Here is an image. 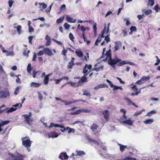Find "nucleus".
Returning a JSON list of instances; mask_svg holds the SVG:
<instances>
[{"mask_svg":"<svg viewBox=\"0 0 160 160\" xmlns=\"http://www.w3.org/2000/svg\"><path fill=\"white\" fill-rule=\"evenodd\" d=\"M32 115V113L31 112H29L28 114H25L22 116V117H24V121L29 125H30L32 124V122L33 121L32 119L31 118Z\"/></svg>","mask_w":160,"mask_h":160,"instance_id":"f257e3e1","label":"nucleus"},{"mask_svg":"<svg viewBox=\"0 0 160 160\" xmlns=\"http://www.w3.org/2000/svg\"><path fill=\"white\" fill-rule=\"evenodd\" d=\"M121 62V60L118 58L112 59V57H110L108 61V64L113 67H115V65Z\"/></svg>","mask_w":160,"mask_h":160,"instance_id":"f03ea898","label":"nucleus"},{"mask_svg":"<svg viewBox=\"0 0 160 160\" xmlns=\"http://www.w3.org/2000/svg\"><path fill=\"white\" fill-rule=\"evenodd\" d=\"M27 137H26L22 138V144L24 147L28 148L31 147L32 142L29 139H25Z\"/></svg>","mask_w":160,"mask_h":160,"instance_id":"7ed1b4c3","label":"nucleus"},{"mask_svg":"<svg viewBox=\"0 0 160 160\" xmlns=\"http://www.w3.org/2000/svg\"><path fill=\"white\" fill-rule=\"evenodd\" d=\"M53 127H60L62 128H63V130H61V131L62 132H64L65 131L68 130L69 128V127H67L66 128H64L63 126H62L60 125H59L58 124H55L54 123H51L50 126H49V128H52Z\"/></svg>","mask_w":160,"mask_h":160,"instance_id":"20e7f679","label":"nucleus"},{"mask_svg":"<svg viewBox=\"0 0 160 160\" xmlns=\"http://www.w3.org/2000/svg\"><path fill=\"white\" fill-rule=\"evenodd\" d=\"M150 79L149 76H143L142 77L141 79L137 81L135 84L140 85L144 83L146 81Z\"/></svg>","mask_w":160,"mask_h":160,"instance_id":"39448f33","label":"nucleus"},{"mask_svg":"<svg viewBox=\"0 0 160 160\" xmlns=\"http://www.w3.org/2000/svg\"><path fill=\"white\" fill-rule=\"evenodd\" d=\"M44 51L41 50L37 54L35 52H34L33 53V58L32 59V61H35L36 60V58L37 57V55L38 56H41L44 54Z\"/></svg>","mask_w":160,"mask_h":160,"instance_id":"423d86ee","label":"nucleus"},{"mask_svg":"<svg viewBox=\"0 0 160 160\" xmlns=\"http://www.w3.org/2000/svg\"><path fill=\"white\" fill-rule=\"evenodd\" d=\"M59 158L62 160H66L68 159L69 156L66 152H62L59 155Z\"/></svg>","mask_w":160,"mask_h":160,"instance_id":"0eeeda50","label":"nucleus"},{"mask_svg":"<svg viewBox=\"0 0 160 160\" xmlns=\"http://www.w3.org/2000/svg\"><path fill=\"white\" fill-rule=\"evenodd\" d=\"M81 101H82L83 102H85V101H83V100H74L72 102L70 101H69L68 102H67L65 100H62L61 101V102L62 103H64L65 105L68 106V105H70L72 103H76V102H81Z\"/></svg>","mask_w":160,"mask_h":160,"instance_id":"6e6552de","label":"nucleus"},{"mask_svg":"<svg viewBox=\"0 0 160 160\" xmlns=\"http://www.w3.org/2000/svg\"><path fill=\"white\" fill-rule=\"evenodd\" d=\"M126 64H128L132 66H135L136 65L134 63L129 61H126L124 60H123L121 62L119 63L118 64H117V66L118 67H120L123 65H125Z\"/></svg>","mask_w":160,"mask_h":160,"instance_id":"1a4fd4ad","label":"nucleus"},{"mask_svg":"<svg viewBox=\"0 0 160 160\" xmlns=\"http://www.w3.org/2000/svg\"><path fill=\"white\" fill-rule=\"evenodd\" d=\"M10 95L9 91H0V98H6Z\"/></svg>","mask_w":160,"mask_h":160,"instance_id":"9d476101","label":"nucleus"},{"mask_svg":"<svg viewBox=\"0 0 160 160\" xmlns=\"http://www.w3.org/2000/svg\"><path fill=\"white\" fill-rule=\"evenodd\" d=\"M43 50L44 53L49 56H51L53 55V54L51 50L48 48H43Z\"/></svg>","mask_w":160,"mask_h":160,"instance_id":"9b49d317","label":"nucleus"},{"mask_svg":"<svg viewBox=\"0 0 160 160\" xmlns=\"http://www.w3.org/2000/svg\"><path fill=\"white\" fill-rule=\"evenodd\" d=\"M68 84H71V86L74 87H78L81 86V84H80V81H78L76 82H68Z\"/></svg>","mask_w":160,"mask_h":160,"instance_id":"f8f14e48","label":"nucleus"},{"mask_svg":"<svg viewBox=\"0 0 160 160\" xmlns=\"http://www.w3.org/2000/svg\"><path fill=\"white\" fill-rule=\"evenodd\" d=\"M58 136V133L55 132H51L48 134V137L49 138H57Z\"/></svg>","mask_w":160,"mask_h":160,"instance_id":"ddd939ff","label":"nucleus"},{"mask_svg":"<svg viewBox=\"0 0 160 160\" xmlns=\"http://www.w3.org/2000/svg\"><path fill=\"white\" fill-rule=\"evenodd\" d=\"M102 114L104 116V118L106 120H108L109 119V112L108 110H105L102 112Z\"/></svg>","mask_w":160,"mask_h":160,"instance_id":"4468645a","label":"nucleus"},{"mask_svg":"<svg viewBox=\"0 0 160 160\" xmlns=\"http://www.w3.org/2000/svg\"><path fill=\"white\" fill-rule=\"evenodd\" d=\"M99 127V126L95 123H93L90 127V129L92 132L95 131V130L98 129Z\"/></svg>","mask_w":160,"mask_h":160,"instance_id":"2eb2a0df","label":"nucleus"},{"mask_svg":"<svg viewBox=\"0 0 160 160\" xmlns=\"http://www.w3.org/2000/svg\"><path fill=\"white\" fill-rule=\"evenodd\" d=\"M52 74H49L47 75L45 77L43 83L44 84H47L49 82V77Z\"/></svg>","mask_w":160,"mask_h":160,"instance_id":"dca6fc26","label":"nucleus"},{"mask_svg":"<svg viewBox=\"0 0 160 160\" xmlns=\"http://www.w3.org/2000/svg\"><path fill=\"white\" fill-rule=\"evenodd\" d=\"M86 76L87 75H84L81 78L80 80L78 81H80V84H81V86L82 85V83L87 82V78L86 77Z\"/></svg>","mask_w":160,"mask_h":160,"instance_id":"f3484780","label":"nucleus"},{"mask_svg":"<svg viewBox=\"0 0 160 160\" xmlns=\"http://www.w3.org/2000/svg\"><path fill=\"white\" fill-rule=\"evenodd\" d=\"M88 141L89 142L92 143H93L97 145H99V142L94 139H92L89 137L88 138Z\"/></svg>","mask_w":160,"mask_h":160,"instance_id":"a211bd4d","label":"nucleus"},{"mask_svg":"<svg viewBox=\"0 0 160 160\" xmlns=\"http://www.w3.org/2000/svg\"><path fill=\"white\" fill-rule=\"evenodd\" d=\"M122 123L128 124L130 126H132L133 124V122L130 119H128L122 122Z\"/></svg>","mask_w":160,"mask_h":160,"instance_id":"6ab92c4d","label":"nucleus"},{"mask_svg":"<svg viewBox=\"0 0 160 160\" xmlns=\"http://www.w3.org/2000/svg\"><path fill=\"white\" fill-rule=\"evenodd\" d=\"M88 66L87 64H86L83 68L82 71V73L84 74V75H87L88 73L90 72V71H89L88 72V70L87 69V66Z\"/></svg>","mask_w":160,"mask_h":160,"instance_id":"aec40b11","label":"nucleus"},{"mask_svg":"<svg viewBox=\"0 0 160 160\" xmlns=\"http://www.w3.org/2000/svg\"><path fill=\"white\" fill-rule=\"evenodd\" d=\"M41 84L39 83H36L35 82H32L30 84V87H31L37 88L40 86Z\"/></svg>","mask_w":160,"mask_h":160,"instance_id":"412c9836","label":"nucleus"},{"mask_svg":"<svg viewBox=\"0 0 160 160\" xmlns=\"http://www.w3.org/2000/svg\"><path fill=\"white\" fill-rule=\"evenodd\" d=\"M118 145L120 146V149L121 152H123L125 148H127V146L125 145H123L121 144L118 143Z\"/></svg>","mask_w":160,"mask_h":160,"instance_id":"4be33fe9","label":"nucleus"},{"mask_svg":"<svg viewBox=\"0 0 160 160\" xmlns=\"http://www.w3.org/2000/svg\"><path fill=\"white\" fill-rule=\"evenodd\" d=\"M104 66L103 65L100 66L99 67L95 68L92 69V70L95 71L96 72H99L100 70H103V69Z\"/></svg>","mask_w":160,"mask_h":160,"instance_id":"5701e85b","label":"nucleus"},{"mask_svg":"<svg viewBox=\"0 0 160 160\" xmlns=\"http://www.w3.org/2000/svg\"><path fill=\"white\" fill-rule=\"evenodd\" d=\"M14 28H17V32L19 34H20L22 32V26L20 25H18L17 27H14Z\"/></svg>","mask_w":160,"mask_h":160,"instance_id":"b1692460","label":"nucleus"},{"mask_svg":"<svg viewBox=\"0 0 160 160\" xmlns=\"http://www.w3.org/2000/svg\"><path fill=\"white\" fill-rule=\"evenodd\" d=\"M75 53L79 57H82L83 56V53L81 51H76Z\"/></svg>","mask_w":160,"mask_h":160,"instance_id":"393cba45","label":"nucleus"},{"mask_svg":"<svg viewBox=\"0 0 160 160\" xmlns=\"http://www.w3.org/2000/svg\"><path fill=\"white\" fill-rule=\"evenodd\" d=\"M145 87H143L142 88H141L139 89V92H136L135 93L134 92H132L131 93V95L132 96H133L135 95H138L139 94L141 93V90L142 89H143L145 88Z\"/></svg>","mask_w":160,"mask_h":160,"instance_id":"a878e982","label":"nucleus"},{"mask_svg":"<svg viewBox=\"0 0 160 160\" xmlns=\"http://www.w3.org/2000/svg\"><path fill=\"white\" fill-rule=\"evenodd\" d=\"M64 18V16H63L59 18L56 21V22L57 24H59L61 22H62L63 21Z\"/></svg>","mask_w":160,"mask_h":160,"instance_id":"bb28decb","label":"nucleus"},{"mask_svg":"<svg viewBox=\"0 0 160 160\" xmlns=\"http://www.w3.org/2000/svg\"><path fill=\"white\" fill-rule=\"evenodd\" d=\"M80 111V113L81 112H84L86 113H89L91 112V110L89 109H79Z\"/></svg>","mask_w":160,"mask_h":160,"instance_id":"cd10ccee","label":"nucleus"},{"mask_svg":"<svg viewBox=\"0 0 160 160\" xmlns=\"http://www.w3.org/2000/svg\"><path fill=\"white\" fill-rule=\"evenodd\" d=\"M66 21L69 22H75V20L72 21V18L71 17H69L68 16H67L66 17Z\"/></svg>","mask_w":160,"mask_h":160,"instance_id":"c85d7f7f","label":"nucleus"},{"mask_svg":"<svg viewBox=\"0 0 160 160\" xmlns=\"http://www.w3.org/2000/svg\"><path fill=\"white\" fill-rule=\"evenodd\" d=\"M74 65V62H69L68 65L67 67L68 69H72V68L73 66Z\"/></svg>","mask_w":160,"mask_h":160,"instance_id":"c756f323","label":"nucleus"},{"mask_svg":"<svg viewBox=\"0 0 160 160\" xmlns=\"http://www.w3.org/2000/svg\"><path fill=\"white\" fill-rule=\"evenodd\" d=\"M76 152L77 153L76 154V156H81L82 155H84L85 154V153L83 151H76Z\"/></svg>","mask_w":160,"mask_h":160,"instance_id":"7c9ffc66","label":"nucleus"},{"mask_svg":"<svg viewBox=\"0 0 160 160\" xmlns=\"http://www.w3.org/2000/svg\"><path fill=\"white\" fill-rule=\"evenodd\" d=\"M153 122V120L152 119H149L146 120L144 122L145 124H150Z\"/></svg>","mask_w":160,"mask_h":160,"instance_id":"2f4dec72","label":"nucleus"},{"mask_svg":"<svg viewBox=\"0 0 160 160\" xmlns=\"http://www.w3.org/2000/svg\"><path fill=\"white\" fill-rule=\"evenodd\" d=\"M17 108H14L13 107H12L10 108L9 109L6 111V112L7 113L12 112L16 110Z\"/></svg>","mask_w":160,"mask_h":160,"instance_id":"473e14b6","label":"nucleus"},{"mask_svg":"<svg viewBox=\"0 0 160 160\" xmlns=\"http://www.w3.org/2000/svg\"><path fill=\"white\" fill-rule=\"evenodd\" d=\"M113 86L112 87V88H113V90H117L118 89H120L121 90L122 89V88L121 86H115L113 84Z\"/></svg>","mask_w":160,"mask_h":160,"instance_id":"72a5a7b5","label":"nucleus"},{"mask_svg":"<svg viewBox=\"0 0 160 160\" xmlns=\"http://www.w3.org/2000/svg\"><path fill=\"white\" fill-rule=\"evenodd\" d=\"M82 37L84 39V41L86 42L89 45L91 42L90 41L87 40V39L85 37V34H84V33L82 34Z\"/></svg>","mask_w":160,"mask_h":160,"instance_id":"f704fd0d","label":"nucleus"},{"mask_svg":"<svg viewBox=\"0 0 160 160\" xmlns=\"http://www.w3.org/2000/svg\"><path fill=\"white\" fill-rule=\"evenodd\" d=\"M32 69V68L31 67V64L30 63H29L27 68V71L29 73H30Z\"/></svg>","mask_w":160,"mask_h":160,"instance_id":"c9c22d12","label":"nucleus"},{"mask_svg":"<svg viewBox=\"0 0 160 160\" xmlns=\"http://www.w3.org/2000/svg\"><path fill=\"white\" fill-rule=\"evenodd\" d=\"M105 55L106 56H107V57H109V58L110 57H112L111 50L109 49V50L107 51Z\"/></svg>","mask_w":160,"mask_h":160,"instance_id":"e433bc0d","label":"nucleus"},{"mask_svg":"<svg viewBox=\"0 0 160 160\" xmlns=\"http://www.w3.org/2000/svg\"><path fill=\"white\" fill-rule=\"evenodd\" d=\"M89 30V28H86L84 26H82L81 27V29L82 31V32L83 33L82 34L84 33L85 34V31L87 30V29Z\"/></svg>","mask_w":160,"mask_h":160,"instance_id":"4c0bfd02","label":"nucleus"},{"mask_svg":"<svg viewBox=\"0 0 160 160\" xmlns=\"http://www.w3.org/2000/svg\"><path fill=\"white\" fill-rule=\"evenodd\" d=\"M83 95L88 97H90L91 96V93L87 91L86 90H85L84 91Z\"/></svg>","mask_w":160,"mask_h":160,"instance_id":"58836bf2","label":"nucleus"},{"mask_svg":"<svg viewBox=\"0 0 160 160\" xmlns=\"http://www.w3.org/2000/svg\"><path fill=\"white\" fill-rule=\"evenodd\" d=\"M157 112L155 111H152L150 112H148L147 114V115L148 116H151L152 114H156Z\"/></svg>","mask_w":160,"mask_h":160,"instance_id":"ea45409f","label":"nucleus"},{"mask_svg":"<svg viewBox=\"0 0 160 160\" xmlns=\"http://www.w3.org/2000/svg\"><path fill=\"white\" fill-rule=\"evenodd\" d=\"M122 160H137L136 158L129 157H126Z\"/></svg>","mask_w":160,"mask_h":160,"instance_id":"a19ab883","label":"nucleus"},{"mask_svg":"<svg viewBox=\"0 0 160 160\" xmlns=\"http://www.w3.org/2000/svg\"><path fill=\"white\" fill-rule=\"evenodd\" d=\"M154 0H148V5L152 6L154 4Z\"/></svg>","mask_w":160,"mask_h":160,"instance_id":"79ce46f5","label":"nucleus"},{"mask_svg":"<svg viewBox=\"0 0 160 160\" xmlns=\"http://www.w3.org/2000/svg\"><path fill=\"white\" fill-rule=\"evenodd\" d=\"M80 111L79 110H78L76 111L71 112L70 114L72 115H76L77 114H80Z\"/></svg>","mask_w":160,"mask_h":160,"instance_id":"37998d69","label":"nucleus"},{"mask_svg":"<svg viewBox=\"0 0 160 160\" xmlns=\"http://www.w3.org/2000/svg\"><path fill=\"white\" fill-rule=\"evenodd\" d=\"M69 38L70 39L72 42L74 41V37L72 34L71 33H70L69 35Z\"/></svg>","mask_w":160,"mask_h":160,"instance_id":"c03bdc74","label":"nucleus"},{"mask_svg":"<svg viewBox=\"0 0 160 160\" xmlns=\"http://www.w3.org/2000/svg\"><path fill=\"white\" fill-rule=\"evenodd\" d=\"M39 4L42 6V8L43 9H45L47 7V5L44 2L39 3Z\"/></svg>","mask_w":160,"mask_h":160,"instance_id":"a18cd8bd","label":"nucleus"},{"mask_svg":"<svg viewBox=\"0 0 160 160\" xmlns=\"http://www.w3.org/2000/svg\"><path fill=\"white\" fill-rule=\"evenodd\" d=\"M152 11L150 9L144 12V14L146 15H148L151 14Z\"/></svg>","mask_w":160,"mask_h":160,"instance_id":"49530a36","label":"nucleus"},{"mask_svg":"<svg viewBox=\"0 0 160 160\" xmlns=\"http://www.w3.org/2000/svg\"><path fill=\"white\" fill-rule=\"evenodd\" d=\"M154 9L156 12H158V10H160V7H159L158 4H157L155 6Z\"/></svg>","mask_w":160,"mask_h":160,"instance_id":"de8ad7c7","label":"nucleus"},{"mask_svg":"<svg viewBox=\"0 0 160 160\" xmlns=\"http://www.w3.org/2000/svg\"><path fill=\"white\" fill-rule=\"evenodd\" d=\"M104 40L106 41L107 43H108L110 41V38L108 35H107L105 38Z\"/></svg>","mask_w":160,"mask_h":160,"instance_id":"09e8293b","label":"nucleus"},{"mask_svg":"<svg viewBox=\"0 0 160 160\" xmlns=\"http://www.w3.org/2000/svg\"><path fill=\"white\" fill-rule=\"evenodd\" d=\"M48 37V41H47V42L46 43L45 45L46 46H49L51 43V41L50 37Z\"/></svg>","mask_w":160,"mask_h":160,"instance_id":"8fccbe9b","label":"nucleus"},{"mask_svg":"<svg viewBox=\"0 0 160 160\" xmlns=\"http://www.w3.org/2000/svg\"><path fill=\"white\" fill-rule=\"evenodd\" d=\"M93 29L94 33H95L97 32V23H95L93 26Z\"/></svg>","mask_w":160,"mask_h":160,"instance_id":"3c124183","label":"nucleus"},{"mask_svg":"<svg viewBox=\"0 0 160 160\" xmlns=\"http://www.w3.org/2000/svg\"><path fill=\"white\" fill-rule=\"evenodd\" d=\"M64 27L66 29H68L70 27V26L67 22H66L64 24Z\"/></svg>","mask_w":160,"mask_h":160,"instance_id":"603ef678","label":"nucleus"},{"mask_svg":"<svg viewBox=\"0 0 160 160\" xmlns=\"http://www.w3.org/2000/svg\"><path fill=\"white\" fill-rule=\"evenodd\" d=\"M63 49L62 52V55L64 56H66V53L67 52V50L64 49V47L63 48Z\"/></svg>","mask_w":160,"mask_h":160,"instance_id":"864d4df0","label":"nucleus"},{"mask_svg":"<svg viewBox=\"0 0 160 160\" xmlns=\"http://www.w3.org/2000/svg\"><path fill=\"white\" fill-rule=\"evenodd\" d=\"M5 105H2L1 107H0V113H1L3 112L6 111L7 110H8V108L5 109L4 110H1V109L2 108H3L5 107Z\"/></svg>","mask_w":160,"mask_h":160,"instance_id":"5fc2aeb1","label":"nucleus"},{"mask_svg":"<svg viewBox=\"0 0 160 160\" xmlns=\"http://www.w3.org/2000/svg\"><path fill=\"white\" fill-rule=\"evenodd\" d=\"M130 30L131 32L136 31H137V28L136 27L132 26L130 28Z\"/></svg>","mask_w":160,"mask_h":160,"instance_id":"6e6d98bb","label":"nucleus"},{"mask_svg":"<svg viewBox=\"0 0 160 160\" xmlns=\"http://www.w3.org/2000/svg\"><path fill=\"white\" fill-rule=\"evenodd\" d=\"M131 88L132 89H133V90L134 91H136V92H139V91H138V88L137 87L136 85H133L131 87Z\"/></svg>","mask_w":160,"mask_h":160,"instance_id":"4d7b16f0","label":"nucleus"},{"mask_svg":"<svg viewBox=\"0 0 160 160\" xmlns=\"http://www.w3.org/2000/svg\"><path fill=\"white\" fill-rule=\"evenodd\" d=\"M13 160H23V158L21 156H17Z\"/></svg>","mask_w":160,"mask_h":160,"instance_id":"13d9d810","label":"nucleus"},{"mask_svg":"<svg viewBox=\"0 0 160 160\" xmlns=\"http://www.w3.org/2000/svg\"><path fill=\"white\" fill-rule=\"evenodd\" d=\"M119 48V46L118 44L117 43V42L116 43V44L115 45V46H114V51H118V50Z\"/></svg>","mask_w":160,"mask_h":160,"instance_id":"bf43d9fd","label":"nucleus"},{"mask_svg":"<svg viewBox=\"0 0 160 160\" xmlns=\"http://www.w3.org/2000/svg\"><path fill=\"white\" fill-rule=\"evenodd\" d=\"M156 58H157V62L154 64L155 66H157L160 63V59L158 58V57L156 56Z\"/></svg>","mask_w":160,"mask_h":160,"instance_id":"052dcab7","label":"nucleus"},{"mask_svg":"<svg viewBox=\"0 0 160 160\" xmlns=\"http://www.w3.org/2000/svg\"><path fill=\"white\" fill-rule=\"evenodd\" d=\"M19 92V87H17L14 91V94L15 95H17Z\"/></svg>","mask_w":160,"mask_h":160,"instance_id":"680f3d73","label":"nucleus"},{"mask_svg":"<svg viewBox=\"0 0 160 160\" xmlns=\"http://www.w3.org/2000/svg\"><path fill=\"white\" fill-rule=\"evenodd\" d=\"M68 129H69V130L68 132V133L69 134L71 132H73V133L75 132V130L74 129L72 128H69Z\"/></svg>","mask_w":160,"mask_h":160,"instance_id":"e2e57ef3","label":"nucleus"},{"mask_svg":"<svg viewBox=\"0 0 160 160\" xmlns=\"http://www.w3.org/2000/svg\"><path fill=\"white\" fill-rule=\"evenodd\" d=\"M99 86L100 88H102L105 87H108V86H107V85L104 83L103 84H99Z\"/></svg>","mask_w":160,"mask_h":160,"instance_id":"0e129e2a","label":"nucleus"},{"mask_svg":"<svg viewBox=\"0 0 160 160\" xmlns=\"http://www.w3.org/2000/svg\"><path fill=\"white\" fill-rule=\"evenodd\" d=\"M53 40L59 45H62V43L61 41H57L54 39H53Z\"/></svg>","mask_w":160,"mask_h":160,"instance_id":"69168bd1","label":"nucleus"},{"mask_svg":"<svg viewBox=\"0 0 160 160\" xmlns=\"http://www.w3.org/2000/svg\"><path fill=\"white\" fill-rule=\"evenodd\" d=\"M29 42L30 44H32V41L33 38V37L32 36H29L28 38Z\"/></svg>","mask_w":160,"mask_h":160,"instance_id":"338daca9","label":"nucleus"},{"mask_svg":"<svg viewBox=\"0 0 160 160\" xmlns=\"http://www.w3.org/2000/svg\"><path fill=\"white\" fill-rule=\"evenodd\" d=\"M54 80L55 81V83L56 84H59L60 82L62 80V78H60L59 79H54Z\"/></svg>","mask_w":160,"mask_h":160,"instance_id":"774afa93","label":"nucleus"}]
</instances>
